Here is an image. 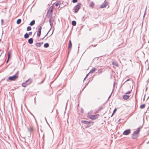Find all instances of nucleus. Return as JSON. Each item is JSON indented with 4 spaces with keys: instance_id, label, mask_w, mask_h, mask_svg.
Masks as SVG:
<instances>
[{
    "instance_id": "obj_31",
    "label": "nucleus",
    "mask_w": 149,
    "mask_h": 149,
    "mask_svg": "<svg viewBox=\"0 0 149 149\" xmlns=\"http://www.w3.org/2000/svg\"><path fill=\"white\" fill-rule=\"evenodd\" d=\"M50 30H49L47 34L45 36L42 38V39H43L48 34Z\"/></svg>"
},
{
    "instance_id": "obj_12",
    "label": "nucleus",
    "mask_w": 149,
    "mask_h": 149,
    "mask_svg": "<svg viewBox=\"0 0 149 149\" xmlns=\"http://www.w3.org/2000/svg\"><path fill=\"white\" fill-rule=\"evenodd\" d=\"M123 98L125 100H127L130 97L129 95H124L123 97Z\"/></svg>"
},
{
    "instance_id": "obj_17",
    "label": "nucleus",
    "mask_w": 149,
    "mask_h": 149,
    "mask_svg": "<svg viewBox=\"0 0 149 149\" xmlns=\"http://www.w3.org/2000/svg\"><path fill=\"white\" fill-rule=\"evenodd\" d=\"M35 23V20H33L30 23L29 25H30L31 26H32Z\"/></svg>"
},
{
    "instance_id": "obj_30",
    "label": "nucleus",
    "mask_w": 149,
    "mask_h": 149,
    "mask_svg": "<svg viewBox=\"0 0 149 149\" xmlns=\"http://www.w3.org/2000/svg\"><path fill=\"white\" fill-rule=\"evenodd\" d=\"M78 0H72V2L73 3L77 2V1Z\"/></svg>"
},
{
    "instance_id": "obj_43",
    "label": "nucleus",
    "mask_w": 149,
    "mask_h": 149,
    "mask_svg": "<svg viewBox=\"0 0 149 149\" xmlns=\"http://www.w3.org/2000/svg\"><path fill=\"white\" fill-rule=\"evenodd\" d=\"M113 113H112L111 117H112L113 115Z\"/></svg>"
},
{
    "instance_id": "obj_47",
    "label": "nucleus",
    "mask_w": 149,
    "mask_h": 149,
    "mask_svg": "<svg viewBox=\"0 0 149 149\" xmlns=\"http://www.w3.org/2000/svg\"><path fill=\"white\" fill-rule=\"evenodd\" d=\"M43 81H42V83H43Z\"/></svg>"
},
{
    "instance_id": "obj_8",
    "label": "nucleus",
    "mask_w": 149,
    "mask_h": 149,
    "mask_svg": "<svg viewBox=\"0 0 149 149\" xmlns=\"http://www.w3.org/2000/svg\"><path fill=\"white\" fill-rule=\"evenodd\" d=\"M54 22V20L53 19L52 17H51L49 20V23L50 25L51 26V28H52L53 26Z\"/></svg>"
},
{
    "instance_id": "obj_26",
    "label": "nucleus",
    "mask_w": 149,
    "mask_h": 149,
    "mask_svg": "<svg viewBox=\"0 0 149 149\" xmlns=\"http://www.w3.org/2000/svg\"><path fill=\"white\" fill-rule=\"evenodd\" d=\"M146 142L147 143H149V136L147 137L146 140Z\"/></svg>"
},
{
    "instance_id": "obj_15",
    "label": "nucleus",
    "mask_w": 149,
    "mask_h": 149,
    "mask_svg": "<svg viewBox=\"0 0 149 149\" xmlns=\"http://www.w3.org/2000/svg\"><path fill=\"white\" fill-rule=\"evenodd\" d=\"M81 122L87 125L89 124L90 123H91V122L90 121L88 122L85 120H82Z\"/></svg>"
},
{
    "instance_id": "obj_42",
    "label": "nucleus",
    "mask_w": 149,
    "mask_h": 149,
    "mask_svg": "<svg viewBox=\"0 0 149 149\" xmlns=\"http://www.w3.org/2000/svg\"><path fill=\"white\" fill-rule=\"evenodd\" d=\"M52 33H53V32L51 34V35H50L49 37V36H51L52 35Z\"/></svg>"
},
{
    "instance_id": "obj_16",
    "label": "nucleus",
    "mask_w": 149,
    "mask_h": 149,
    "mask_svg": "<svg viewBox=\"0 0 149 149\" xmlns=\"http://www.w3.org/2000/svg\"><path fill=\"white\" fill-rule=\"evenodd\" d=\"M43 44V42L38 43L36 44V45L37 47H40L42 46Z\"/></svg>"
},
{
    "instance_id": "obj_25",
    "label": "nucleus",
    "mask_w": 149,
    "mask_h": 149,
    "mask_svg": "<svg viewBox=\"0 0 149 149\" xmlns=\"http://www.w3.org/2000/svg\"><path fill=\"white\" fill-rule=\"evenodd\" d=\"M145 105L144 104L141 105L140 106V108L141 109H143L145 108Z\"/></svg>"
},
{
    "instance_id": "obj_35",
    "label": "nucleus",
    "mask_w": 149,
    "mask_h": 149,
    "mask_svg": "<svg viewBox=\"0 0 149 149\" xmlns=\"http://www.w3.org/2000/svg\"><path fill=\"white\" fill-rule=\"evenodd\" d=\"M136 131H138V133H139V131H140V130H139V128H138V129Z\"/></svg>"
},
{
    "instance_id": "obj_40",
    "label": "nucleus",
    "mask_w": 149,
    "mask_h": 149,
    "mask_svg": "<svg viewBox=\"0 0 149 149\" xmlns=\"http://www.w3.org/2000/svg\"><path fill=\"white\" fill-rule=\"evenodd\" d=\"M130 80V79H127L126 81H129Z\"/></svg>"
},
{
    "instance_id": "obj_10",
    "label": "nucleus",
    "mask_w": 149,
    "mask_h": 149,
    "mask_svg": "<svg viewBox=\"0 0 149 149\" xmlns=\"http://www.w3.org/2000/svg\"><path fill=\"white\" fill-rule=\"evenodd\" d=\"M105 0L104 1V3L100 7V8H103L105 7L108 5V2L107 1L105 2Z\"/></svg>"
},
{
    "instance_id": "obj_32",
    "label": "nucleus",
    "mask_w": 149,
    "mask_h": 149,
    "mask_svg": "<svg viewBox=\"0 0 149 149\" xmlns=\"http://www.w3.org/2000/svg\"><path fill=\"white\" fill-rule=\"evenodd\" d=\"M3 19H1V25H2L3 24Z\"/></svg>"
},
{
    "instance_id": "obj_48",
    "label": "nucleus",
    "mask_w": 149,
    "mask_h": 149,
    "mask_svg": "<svg viewBox=\"0 0 149 149\" xmlns=\"http://www.w3.org/2000/svg\"><path fill=\"white\" fill-rule=\"evenodd\" d=\"M1 54H0V56H1Z\"/></svg>"
},
{
    "instance_id": "obj_11",
    "label": "nucleus",
    "mask_w": 149,
    "mask_h": 149,
    "mask_svg": "<svg viewBox=\"0 0 149 149\" xmlns=\"http://www.w3.org/2000/svg\"><path fill=\"white\" fill-rule=\"evenodd\" d=\"M28 130L29 131L30 133L33 132V128L31 126L28 127Z\"/></svg>"
},
{
    "instance_id": "obj_34",
    "label": "nucleus",
    "mask_w": 149,
    "mask_h": 149,
    "mask_svg": "<svg viewBox=\"0 0 149 149\" xmlns=\"http://www.w3.org/2000/svg\"><path fill=\"white\" fill-rule=\"evenodd\" d=\"M32 33V32H30L29 33V35H30Z\"/></svg>"
},
{
    "instance_id": "obj_38",
    "label": "nucleus",
    "mask_w": 149,
    "mask_h": 149,
    "mask_svg": "<svg viewBox=\"0 0 149 149\" xmlns=\"http://www.w3.org/2000/svg\"><path fill=\"white\" fill-rule=\"evenodd\" d=\"M31 115H32L33 116V117H34V116L33 115V114L32 113H31Z\"/></svg>"
},
{
    "instance_id": "obj_9",
    "label": "nucleus",
    "mask_w": 149,
    "mask_h": 149,
    "mask_svg": "<svg viewBox=\"0 0 149 149\" xmlns=\"http://www.w3.org/2000/svg\"><path fill=\"white\" fill-rule=\"evenodd\" d=\"M130 129H127L125 130L123 133V134L124 135H128L130 133Z\"/></svg>"
},
{
    "instance_id": "obj_4",
    "label": "nucleus",
    "mask_w": 149,
    "mask_h": 149,
    "mask_svg": "<svg viewBox=\"0 0 149 149\" xmlns=\"http://www.w3.org/2000/svg\"><path fill=\"white\" fill-rule=\"evenodd\" d=\"M139 131H134L132 137L133 139H136L138 136V134Z\"/></svg>"
},
{
    "instance_id": "obj_28",
    "label": "nucleus",
    "mask_w": 149,
    "mask_h": 149,
    "mask_svg": "<svg viewBox=\"0 0 149 149\" xmlns=\"http://www.w3.org/2000/svg\"><path fill=\"white\" fill-rule=\"evenodd\" d=\"M131 91H129L126 92L125 93V94H129L131 93Z\"/></svg>"
},
{
    "instance_id": "obj_24",
    "label": "nucleus",
    "mask_w": 149,
    "mask_h": 149,
    "mask_svg": "<svg viewBox=\"0 0 149 149\" xmlns=\"http://www.w3.org/2000/svg\"><path fill=\"white\" fill-rule=\"evenodd\" d=\"M11 54H12L11 52L10 51H9L8 52V58H9L11 57Z\"/></svg>"
},
{
    "instance_id": "obj_41",
    "label": "nucleus",
    "mask_w": 149,
    "mask_h": 149,
    "mask_svg": "<svg viewBox=\"0 0 149 149\" xmlns=\"http://www.w3.org/2000/svg\"><path fill=\"white\" fill-rule=\"evenodd\" d=\"M111 96V95H110V96H109V97L108 99H109V98Z\"/></svg>"
},
{
    "instance_id": "obj_18",
    "label": "nucleus",
    "mask_w": 149,
    "mask_h": 149,
    "mask_svg": "<svg viewBox=\"0 0 149 149\" xmlns=\"http://www.w3.org/2000/svg\"><path fill=\"white\" fill-rule=\"evenodd\" d=\"M29 79H28V80H27V81H26L24 83H23L22 84V86L23 87H26V85H27V84H26V83H27L28 81H29Z\"/></svg>"
},
{
    "instance_id": "obj_46",
    "label": "nucleus",
    "mask_w": 149,
    "mask_h": 149,
    "mask_svg": "<svg viewBox=\"0 0 149 149\" xmlns=\"http://www.w3.org/2000/svg\"><path fill=\"white\" fill-rule=\"evenodd\" d=\"M53 110L52 111V112H53Z\"/></svg>"
},
{
    "instance_id": "obj_1",
    "label": "nucleus",
    "mask_w": 149,
    "mask_h": 149,
    "mask_svg": "<svg viewBox=\"0 0 149 149\" xmlns=\"http://www.w3.org/2000/svg\"><path fill=\"white\" fill-rule=\"evenodd\" d=\"M19 73V72L17 71V72L13 76H10L9 77L8 79H7V81H8L9 80L10 81H14L16 79L18 78V74Z\"/></svg>"
},
{
    "instance_id": "obj_29",
    "label": "nucleus",
    "mask_w": 149,
    "mask_h": 149,
    "mask_svg": "<svg viewBox=\"0 0 149 149\" xmlns=\"http://www.w3.org/2000/svg\"><path fill=\"white\" fill-rule=\"evenodd\" d=\"M117 110V109L116 108H115L114 110H113V114H114L116 112Z\"/></svg>"
},
{
    "instance_id": "obj_22",
    "label": "nucleus",
    "mask_w": 149,
    "mask_h": 149,
    "mask_svg": "<svg viewBox=\"0 0 149 149\" xmlns=\"http://www.w3.org/2000/svg\"><path fill=\"white\" fill-rule=\"evenodd\" d=\"M72 24L73 26H75L76 24V22L75 21H73L72 22Z\"/></svg>"
},
{
    "instance_id": "obj_45",
    "label": "nucleus",
    "mask_w": 149,
    "mask_h": 149,
    "mask_svg": "<svg viewBox=\"0 0 149 149\" xmlns=\"http://www.w3.org/2000/svg\"><path fill=\"white\" fill-rule=\"evenodd\" d=\"M86 86H85L84 87V88H85Z\"/></svg>"
},
{
    "instance_id": "obj_7",
    "label": "nucleus",
    "mask_w": 149,
    "mask_h": 149,
    "mask_svg": "<svg viewBox=\"0 0 149 149\" xmlns=\"http://www.w3.org/2000/svg\"><path fill=\"white\" fill-rule=\"evenodd\" d=\"M42 29V27L41 26H40L38 28V31L37 35V36L39 37L40 36Z\"/></svg>"
},
{
    "instance_id": "obj_39",
    "label": "nucleus",
    "mask_w": 149,
    "mask_h": 149,
    "mask_svg": "<svg viewBox=\"0 0 149 149\" xmlns=\"http://www.w3.org/2000/svg\"><path fill=\"white\" fill-rule=\"evenodd\" d=\"M89 127V126H87L86 127V128H87V127Z\"/></svg>"
},
{
    "instance_id": "obj_36",
    "label": "nucleus",
    "mask_w": 149,
    "mask_h": 149,
    "mask_svg": "<svg viewBox=\"0 0 149 149\" xmlns=\"http://www.w3.org/2000/svg\"><path fill=\"white\" fill-rule=\"evenodd\" d=\"M89 73H88V74L86 75V77L84 78V80L85 79V78H86V77H87L88 75V74H89Z\"/></svg>"
},
{
    "instance_id": "obj_37",
    "label": "nucleus",
    "mask_w": 149,
    "mask_h": 149,
    "mask_svg": "<svg viewBox=\"0 0 149 149\" xmlns=\"http://www.w3.org/2000/svg\"><path fill=\"white\" fill-rule=\"evenodd\" d=\"M9 58H8V59H7V61H6V63H8V60H9Z\"/></svg>"
},
{
    "instance_id": "obj_5",
    "label": "nucleus",
    "mask_w": 149,
    "mask_h": 149,
    "mask_svg": "<svg viewBox=\"0 0 149 149\" xmlns=\"http://www.w3.org/2000/svg\"><path fill=\"white\" fill-rule=\"evenodd\" d=\"M99 116L98 114L96 115H91L89 116V118L92 120L95 119L97 118Z\"/></svg>"
},
{
    "instance_id": "obj_21",
    "label": "nucleus",
    "mask_w": 149,
    "mask_h": 149,
    "mask_svg": "<svg viewBox=\"0 0 149 149\" xmlns=\"http://www.w3.org/2000/svg\"><path fill=\"white\" fill-rule=\"evenodd\" d=\"M49 47V44L48 43H45L44 44V47L45 48H47Z\"/></svg>"
},
{
    "instance_id": "obj_14",
    "label": "nucleus",
    "mask_w": 149,
    "mask_h": 149,
    "mask_svg": "<svg viewBox=\"0 0 149 149\" xmlns=\"http://www.w3.org/2000/svg\"><path fill=\"white\" fill-rule=\"evenodd\" d=\"M28 43L30 44H32L33 42V40L32 38H31L29 39L28 40Z\"/></svg>"
},
{
    "instance_id": "obj_3",
    "label": "nucleus",
    "mask_w": 149,
    "mask_h": 149,
    "mask_svg": "<svg viewBox=\"0 0 149 149\" xmlns=\"http://www.w3.org/2000/svg\"><path fill=\"white\" fill-rule=\"evenodd\" d=\"M81 4L80 3H78L77 5H76L74 7V12L75 13H77L80 9L81 8Z\"/></svg>"
},
{
    "instance_id": "obj_2",
    "label": "nucleus",
    "mask_w": 149,
    "mask_h": 149,
    "mask_svg": "<svg viewBox=\"0 0 149 149\" xmlns=\"http://www.w3.org/2000/svg\"><path fill=\"white\" fill-rule=\"evenodd\" d=\"M53 8L52 6H51L49 8V9L48 10L47 16L49 17H51L52 15L53 12Z\"/></svg>"
},
{
    "instance_id": "obj_19",
    "label": "nucleus",
    "mask_w": 149,
    "mask_h": 149,
    "mask_svg": "<svg viewBox=\"0 0 149 149\" xmlns=\"http://www.w3.org/2000/svg\"><path fill=\"white\" fill-rule=\"evenodd\" d=\"M95 68H93L90 71L89 73H92L94 72L95 70Z\"/></svg>"
},
{
    "instance_id": "obj_44",
    "label": "nucleus",
    "mask_w": 149,
    "mask_h": 149,
    "mask_svg": "<svg viewBox=\"0 0 149 149\" xmlns=\"http://www.w3.org/2000/svg\"><path fill=\"white\" fill-rule=\"evenodd\" d=\"M114 85H115V83H114V84H113V86H114Z\"/></svg>"
},
{
    "instance_id": "obj_20",
    "label": "nucleus",
    "mask_w": 149,
    "mask_h": 149,
    "mask_svg": "<svg viewBox=\"0 0 149 149\" xmlns=\"http://www.w3.org/2000/svg\"><path fill=\"white\" fill-rule=\"evenodd\" d=\"M29 37V34L27 33H26L24 35V38L26 39L28 38Z\"/></svg>"
},
{
    "instance_id": "obj_13",
    "label": "nucleus",
    "mask_w": 149,
    "mask_h": 149,
    "mask_svg": "<svg viewBox=\"0 0 149 149\" xmlns=\"http://www.w3.org/2000/svg\"><path fill=\"white\" fill-rule=\"evenodd\" d=\"M94 3L93 1H91L90 3L89 6L90 7L93 8L94 7Z\"/></svg>"
},
{
    "instance_id": "obj_6",
    "label": "nucleus",
    "mask_w": 149,
    "mask_h": 149,
    "mask_svg": "<svg viewBox=\"0 0 149 149\" xmlns=\"http://www.w3.org/2000/svg\"><path fill=\"white\" fill-rule=\"evenodd\" d=\"M72 47V43L71 41L70 40L68 43V54H69L70 52Z\"/></svg>"
},
{
    "instance_id": "obj_33",
    "label": "nucleus",
    "mask_w": 149,
    "mask_h": 149,
    "mask_svg": "<svg viewBox=\"0 0 149 149\" xmlns=\"http://www.w3.org/2000/svg\"><path fill=\"white\" fill-rule=\"evenodd\" d=\"M59 3H56V4H55V6H58L59 5Z\"/></svg>"
},
{
    "instance_id": "obj_23",
    "label": "nucleus",
    "mask_w": 149,
    "mask_h": 149,
    "mask_svg": "<svg viewBox=\"0 0 149 149\" xmlns=\"http://www.w3.org/2000/svg\"><path fill=\"white\" fill-rule=\"evenodd\" d=\"M21 22V19H17V24H19Z\"/></svg>"
},
{
    "instance_id": "obj_27",
    "label": "nucleus",
    "mask_w": 149,
    "mask_h": 149,
    "mask_svg": "<svg viewBox=\"0 0 149 149\" xmlns=\"http://www.w3.org/2000/svg\"><path fill=\"white\" fill-rule=\"evenodd\" d=\"M31 29V27L30 26H28L27 28V31H30Z\"/></svg>"
}]
</instances>
